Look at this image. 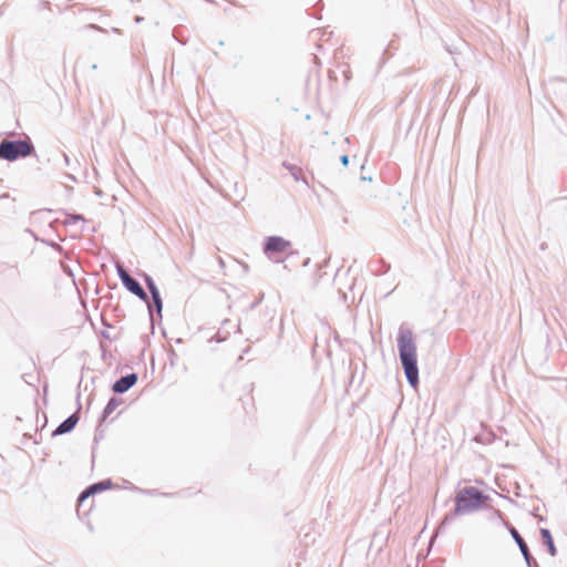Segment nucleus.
Instances as JSON below:
<instances>
[{"instance_id":"23","label":"nucleus","mask_w":567,"mask_h":567,"mask_svg":"<svg viewBox=\"0 0 567 567\" xmlns=\"http://www.w3.org/2000/svg\"><path fill=\"white\" fill-rule=\"evenodd\" d=\"M494 515H495L496 517H498V518H501V517H502V513H501L498 509H495V511H494Z\"/></svg>"},{"instance_id":"10","label":"nucleus","mask_w":567,"mask_h":567,"mask_svg":"<svg viewBox=\"0 0 567 567\" xmlns=\"http://www.w3.org/2000/svg\"><path fill=\"white\" fill-rule=\"evenodd\" d=\"M539 534H540L542 540H543L544 545L547 547L550 556H553V557L556 556L557 548L555 546L550 530L547 528H540Z\"/></svg>"},{"instance_id":"19","label":"nucleus","mask_w":567,"mask_h":567,"mask_svg":"<svg viewBox=\"0 0 567 567\" xmlns=\"http://www.w3.org/2000/svg\"><path fill=\"white\" fill-rule=\"evenodd\" d=\"M340 162H341V164H342L343 166H348V164H349V156H348V155H342V156L340 157Z\"/></svg>"},{"instance_id":"24","label":"nucleus","mask_w":567,"mask_h":567,"mask_svg":"<svg viewBox=\"0 0 567 567\" xmlns=\"http://www.w3.org/2000/svg\"><path fill=\"white\" fill-rule=\"evenodd\" d=\"M142 20H143V18H142V17H138V16H137V17L135 18V21H136L137 23H138V22H141Z\"/></svg>"},{"instance_id":"20","label":"nucleus","mask_w":567,"mask_h":567,"mask_svg":"<svg viewBox=\"0 0 567 567\" xmlns=\"http://www.w3.org/2000/svg\"><path fill=\"white\" fill-rule=\"evenodd\" d=\"M148 312H150L151 320L153 321L154 320V315H153V308H152L151 305H148Z\"/></svg>"},{"instance_id":"2","label":"nucleus","mask_w":567,"mask_h":567,"mask_svg":"<svg viewBox=\"0 0 567 567\" xmlns=\"http://www.w3.org/2000/svg\"><path fill=\"white\" fill-rule=\"evenodd\" d=\"M489 496L475 486H465L461 488L455 497V513L471 514L485 506Z\"/></svg>"},{"instance_id":"26","label":"nucleus","mask_w":567,"mask_h":567,"mask_svg":"<svg viewBox=\"0 0 567 567\" xmlns=\"http://www.w3.org/2000/svg\"><path fill=\"white\" fill-rule=\"evenodd\" d=\"M218 262L221 267L224 266V260L221 258L218 259Z\"/></svg>"},{"instance_id":"5","label":"nucleus","mask_w":567,"mask_h":567,"mask_svg":"<svg viewBox=\"0 0 567 567\" xmlns=\"http://www.w3.org/2000/svg\"><path fill=\"white\" fill-rule=\"evenodd\" d=\"M509 533L513 537V539L515 540V543L517 544V546L519 547V550L527 564L528 567H534V566H537V561L535 560V558L532 556L529 549H528V546L526 544V542L524 540V538L520 536V534L518 533V530L514 527V526H511L509 527Z\"/></svg>"},{"instance_id":"13","label":"nucleus","mask_w":567,"mask_h":567,"mask_svg":"<svg viewBox=\"0 0 567 567\" xmlns=\"http://www.w3.org/2000/svg\"><path fill=\"white\" fill-rule=\"evenodd\" d=\"M151 297H152V300H153V307L155 308L158 318L162 319L163 300H162L161 293L159 292H157V293L153 292V295H151Z\"/></svg>"},{"instance_id":"9","label":"nucleus","mask_w":567,"mask_h":567,"mask_svg":"<svg viewBox=\"0 0 567 567\" xmlns=\"http://www.w3.org/2000/svg\"><path fill=\"white\" fill-rule=\"evenodd\" d=\"M124 279L125 280L122 284L131 293L135 295L141 300L148 302V296L146 291L135 278L132 276H126Z\"/></svg>"},{"instance_id":"6","label":"nucleus","mask_w":567,"mask_h":567,"mask_svg":"<svg viewBox=\"0 0 567 567\" xmlns=\"http://www.w3.org/2000/svg\"><path fill=\"white\" fill-rule=\"evenodd\" d=\"M113 483L111 480H103L87 486L78 497L79 504L83 503L90 496H93L97 493L104 492L106 489L112 488Z\"/></svg>"},{"instance_id":"8","label":"nucleus","mask_w":567,"mask_h":567,"mask_svg":"<svg viewBox=\"0 0 567 567\" xmlns=\"http://www.w3.org/2000/svg\"><path fill=\"white\" fill-rule=\"evenodd\" d=\"M81 408L78 409L76 412L68 416L63 422H61L56 429L52 432V436H58L62 434L70 433L78 424L80 416L79 411Z\"/></svg>"},{"instance_id":"16","label":"nucleus","mask_w":567,"mask_h":567,"mask_svg":"<svg viewBox=\"0 0 567 567\" xmlns=\"http://www.w3.org/2000/svg\"><path fill=\"white\" fill-rule=\"evenodd\" d=\"M284 166L290 172V174L293 176L296 181L300 178L301 168L289 163H284Z\"/></svg>"},{"instance_id":"14","label":"nucleus","mask_w":567,"mask_h":567,"mask_svg":"<svg viewBox=\"0 0 567 567\" xmlns=\"http://www.w3.org/2000/svg\"><path fill=\"white\" fill-rule=\"evenodd\" d=\"M79 221H85V218L82 215L79 214H68L66 218L63 220V224L65 226H72L75 225Z\"/></svg>"},{"instance_id":"21","label":"nucleus","mask_w":567,"mask_h":567,"mask_svg":"<svg viewBox=\"0 0 567 567\" xmlns=\"http://www.w3.org/2000/svg\"><path fill=\"white\" fill-rule=\"evenodd\" d=\"M62 155H63L65 164L69 165L70 158H69L68 154L63 153Z\"/></svg>"},{"instance_id":"4","label":"nucleus","mask_w":567,"mask_h":567,"mask_svg":"<svg viewBox=\"0 0 567 567\" xmlns=\"http://www.w3.org/2000/svg\"><path fill=\"white\" fill-rule=\"evenodd\" d=\"M291 243L280 236H270L264 244V252L270 257L275 254H281L290 248Z\"/></svg>"},{"instance_id":"1","label":"nucleus","mask_w":567,"mask_h":567,"mask_svg":"<svg viewBox=\"0 0 567 567\" xmlns=\"http://www.w3.org/2000/svg\"><path fill=\"white\" fill-rule=\"evenodd\" d=\"M398 350L406 380L412 388H416L419 384L417 355L411 330L402 328L399 330Z\"/></svg>"},{"instance_id":"15","label":"nucleus","mask_w":567,"mask_h":567,"mask_svg":"<svg viewBox=\"0 0 567 567\" xmlns=\"http://www.w3.org/2000/svg\"><path fill=\"white\" fill-rule=\"evenodd\" d=\"M144 281H145L146 287H147V289H148V291H150V293H151V295H153V292H154V293L159 292V290H158V288H157V286H156V284H155V281L153 280V278H152L151 276L145 275V276H144Z\"/></svg>"},{"instance_id":"22","label":"nucleus","mask_w":567,"mask_h":567,"mask_svg":"<svg viewBox=\"0 0 567 567\" xmlns=\"http://www.w3.org/2000/svg\"><path fill=\"white\" fill-rule=\"evenodd\" d=\"M310 264V258H306L302 262L303 267H307Z\"/></svg>"},{"instance_id":"7","label":"nucleus","mask_w":567,"mask_h":567,"mask_svg":"<svg viewBox=\"0 0 567 567\" xmlns=\"http://www.w3.org/2000/svg\"><path fill=\"white\" fill-rule=\"evenodd\" d=\"M137 380H138V377L136 373H134V372L128 373V374L123 375L120 379H117L113 383L112 390L116 394H123V393L127 392L133 385H135Z\"/></svg>"},{"instance_id":"17","label":"nucleus","mask_w":567,"mask_h":567,"mask_svg":"<svg viewBox=\"0 0 567 567\" xmlns=\"http://www.w3.org/2000/svg\"><path fill=\"white\" fill-rule=\"evenodd\" d=\"M116 272H117V276L120 277L121 281L123 282L125 279L126 276H131L127 270L123 267V265L121 264H116Z\"/></svg>"},{"instance_id":"18","label":"nucleus","mask_w":567,"mask_h":567,"mask_svg":"<svg viewBox=\"0 0 567 567\" xmlns=\"http://www.w3.org/2000/svg\"><path fill=\"white\" fill-rule=\"evenodd\" d=\"M43 243H45L48 246L52 247L53 249H55L59 252L63 251V247L60 244L55 243V241L43 240Z\"/></svg>"},{"instance_id":"25","label":"nucleus","mask_w":567,"mask_h":567,"mask_svg":"<svg viewBox=\"0 0 567 567\" xmlns=\"http://www.w3.org/2000/svg\"><path fill=\"white\" fill-rule=\"evenodd\" d=\"M8 197H9V195H8V194H2V195H0V199H2V198H8Z\"/></svg>"},{"instance_id":"3","label":"nucleus","mask_w":567,"mask_h":567,"mask_svg":"<svg viewBox=\"0 0 567 567\" xmlns=\"http://www.w3.org/2000/svg\"><path fill=\"white\" fill-rule=\"evenodd\" d=\"M34 152L30 141L23 140H2L0 142V158L13 162L20 157H27Z\"/></svg>"},{"instance_id":"12","label":"nucleus","mask_w":567,"mask_h":567,"mask_svg":"<svg viewBox=\"0 0 567 567\" xmlns=\"http://www.w3.org/2000/svg\"><path fill=\"white\" fill-rule=\"evenodd\" d=\"M460 515H464V513H455V508H454L452 512L447 513V514L443 517V519H442L441 524L439 525V527H437V529H436V534L443 533V530L445 529V527H446L447 525L452 524V523L454 522L455 517H456V516H460Z\"/></svg>"},{"instance_id":"11","label":"nucleus","mask_w":567,"mask_h":567,"mask_svg":"<svg viewBox=\"0 0 567 567\" xmlns=\"http://www.w3.org/2000/svg\"><path fill=\"white\" fill-rule=\"evenodd\" d=\"M123 403V400L116 396H112L109 402L106 403L102 415H101V422L105 421L115 410L118 405Z\"/></svg>"}]
</instances>
